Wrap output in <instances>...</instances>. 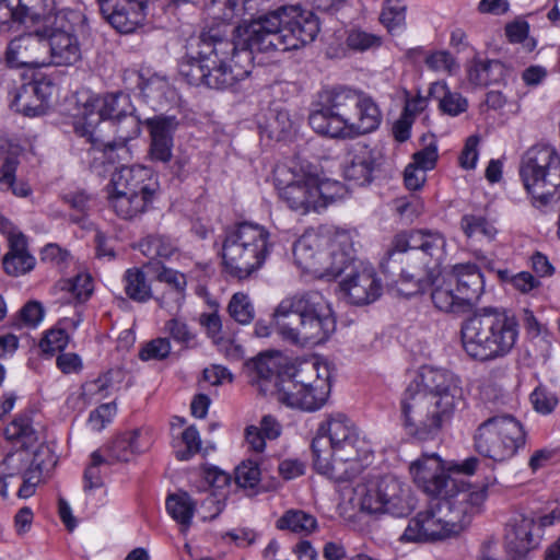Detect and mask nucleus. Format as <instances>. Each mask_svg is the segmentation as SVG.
Returning <instances> with one entry per match:
<instances>
[{"instance_id": "1", "label": "nucleus", "mask_w": 560, "mask_h": 560, "mask_svg": "<svg viewBox=\"0 0 560 560\" xmlns=\"http://www.w3.org/2000/svg\"><path fill=\"white\" fill-rule=\"evenodd\" d=\"M462 401L463 389L455 374L431 365L420 368L400 400L406 432L419 441L435 439Z\"/></svg>"}, {"instance_id": "2", "label": "nucleus", "mask_w": 560, "mask_h": 560, "mask_svg": "<svg viewBox=\"0 0 560 560\" xmlns=\"http://www.w3.org/2000/svg\"><path fill=\"white\" fill-rule=\"evenodd\" d=\"M256 49L241 44V25L235 40L217 33H202L196 45L178 63L179 75L190 85L228 90L247 78L254 68Z\"/></svg>"}, {"instance_id": "3", "label": "nucleus", "mask_w": 560, "mask_h": 560, "mask_svg": "<svg viewBox=\"0 0 560 560\" xmlns=\"http://www.w3.org/2000/svg\"><path fill=\"white\" fill-rule=\"evenodd\" d=\"M278 368L273 355L261 353L246 362L244 372L260 395H275L290 408L315 411L325 405L330 390L327 366L303 362L283 375L278 374Z\"/></svg>"}, {"instance_id": "4", "label": "nucleus", "mask_w": 560, "mask_h": 560, "mask_svg": "<svg viewBox=\"0 0 560 560\" xmlns=\"http://www.w3.org/2000/svg\"><path fill=\"white\" fill-rule=\"evenodd\" d=\"M381 122V112L363 93L338 86L320 95L318 108L308 116L312 129L322 136L353 139L374 131Z\"/></svg>"}, {"instance_id": "5", "label": "nucleus", "mask_w": 560, "mask_h": 560, "mask_svg": "<svg viewBox=\"0 0 560 560\" xmlns=\"http://www.w3.org/2000/svg\"><path fill=\"white\" fill-rule=\"evenodd\" d=\"M319 32L317 16L300 5L282 7L241 24V44L257 52L288 51L312 43Z\"/></svg>"}, {"instance_id": "6", "label": "nucleus", "mask_w": 560, "mask_h": 560, "mask_svg": "<svg viewBox=\"0 0 560 560\" xmlns=\"http://www.w3.org/2000/svg\"><path fill=\"white\" fill-rule=\"evenodd\" d=\"M272 324L283 340L300 347L320 345L336 329L331 306L318 291L282 299L273 310Z\"/></svg>"}, {"instance_id": "7", "label": "nucleus", "mask_w": 560, "mask_h": 560, "mask_svg": "<svg viewBox=\"0 0 560 560\" xmlns=\"http://www.w3.org/2000/svg\"><path fill=\"white\" fill-rule=\"evenodd\" d=\"M364 445L347 416L331 415L319 425L312 442L314 468L336 482L348 481L362 470Z\"/></svg>"}, {"instance_id": "8", "label": "nucleus", "mask_w": 560, "mask_h": 560, "mask_svg": "<svg viewBox=\"0 0 560 560\" xmlns=\"http://www.w3.org/2000/svg\"><path fill=\"white\" fill-rule=\"evenodd\" d=\"M487 499V491H460L455 494L431 498L425 509L419 511L400 536L404 542H429L458 535Z\"/></svg>"}, {"instance_id": "9", "label": "nucleus", "mask_w": 560, "mask_h": 560, "mask_svg": "<svg viewBox=\"0 0 560 560\" xmlns=\"http://www.w3.org/2000/svg\"><path fill=\"white\" fill-rule=\"evenodd\" d=\"M129 107L127 94H106L84 106L81 117L75 120L74 131L85 137L94 149L104 152L125 149L141 131L139 119L127 115Z\"/></svg>"}, {"instance_id": "10", "label": "nucleus", "mask_w": 560, "mask_h": 560, "mask_svg": "<svg viewBox=\"0 0 560 560\" xmlns=\"http://www.w3.org/2000/svg\"><path fill=\"white\" fill-rule=\"evenodd\" d=\"M463 349L481 362L506 357L516 346L520 325L505 308L483 307L465 320L460 329Z\"/></svg>"}, {"instance_id": "11", "label": "nucleus", "mask_w": 560, "mask_h": 560, "mask_svg": "<svg viewBox=\"0 0 560 560\" xmlns=\"http://www.w3.org/2000/svg\"><path fill=\"white\" fill-rule=\"evenodd\" d=\"M293 257L305 272L319 279H334L354 261V249L347 233L328 236L310 231L294 243Z\"/></svg>"}, {"instance_id": "12", "label": "nucleus", "mask_w": 560, "mask_h": 560, "mask_svg": "<svg viewBox=\"0 0 560 560\" xmlns=\"http://www.w3.org/2000/svg\"><path fill=\"white\" fill-rule=\"evenodd\" d=\"M271 249L270 232L264 225L244 221L229 226L221 249L224 270L238 280L247 279L265 265Z\"/></svg>"}, {"instance_id": "13", "label": "nucleus", "mask_w": 560, "mask_h": 560, "mask_svg": "<svg viewBox=\"0 0 560 560\" xmlns=\"http://www.w3.org/2000/svg\"><path fill=\"white\" fill-rule=\"evenodd\" d=\"M352 509L368 514L406 516L416 508L410 488L394 476L357 483L350 491Z\"/></svg>"}, {"instance_id": "14", "label": "nucleus", "mask_w": 560, "mask_h": 560, "mask_svg": "<svg viewBox=\"0 0 560 560\" xmlns=\"http://www.w3.org/2000/svg\"><path fill=\"white\" fill-rule=\"evenodd\" d=\"M520 176L536 207L560 200V154L550 145H533L522 155Z\"/></svg>"}, {"instance_id": "15", "label": "nucleus", "mask_w": 560, "mask_h": 560, "mask_svg": "<svg viewBox=\"0 0 560 560\" xmlns=\"http://www.w3.org/2000/svg\"><path fill=\"white\" fill-rule=\"evenodd\" d=\"M154 194L155 183L150 168L122 166L112 175L108 201L118 217L129 220L148 209Z\"/></svg>"}, {"instance_id": "16", "label": "nucleus", "mask_w": 560, "mask_h": 560, "mask_svg": "<svg viewBox=\"0 0 560 560\" xmlns=\"http://www.w3.org/2000/svg\"><path fill=\"white\" fill-rule=\"evenodd\" d=\"M476 451L494 462L512 458L526 443L522 423L510 415L494 416L481 422L474 435Z\"/></svg>"}, {"instance_id": "17", "label": "nucleus", "mask_w": 560, "mask_h": 560, "mask_svg": "<svg viewBox=\"0 0 560 560\" xmlns=\"http://www.w3.org/2000/svg\"><path fill=\"white\" fill-rule=\"evenodd\" d=\"M341 185L338 182L320 178L314 172L302 171L281 189L280 195L292 210L305 214L326 208L339 197Z\"/></svg>"}, {"instance_id": "18", "label": "nucleus", "mask_w": 560, "mask_h": 560, "mask_svg": "<svg viewBox=\"0 0 560 560\" xmlns=\"http://www.w3.org/2000/svg\"><path fill=\"white\" fill-rule=\"evenodd\" d=\"M413 481L431 498L446 497L460 491H471L459 488L444 469L441 458L436 454L424 455L410 465Z\"/></svg>"}, {"instance_id": "19", "label": "nucleus", "mask_w": 560, "mask_h": 560, "mask_svg": "<svg viewBox=\"0 0 560 560\" xmlns=\"http://www.w3.org/2000/svg\"><path fill=\"white\" fill-rule=\"evenodd\" d=\"M48 44L43 33L36 31L20 35L7 45L4 59L11 68H39L48 66Z\"/></svg>"}, {"instance_id": "20", "label": "nucleus", "mask_w": 560, "mask_h": 560, "mask_svg": "<svg viewBox=\"0 0 560 560\" xmlns=\"http://www.w3.org/2000/svg\"><path fill=\"white\" fill-rule=\"evenodd\" d=\"M533 516L515 514L506 524L504 547L511 560H525L527 555L540 544V534L535 532Z\"/></svg>"}, {"instance_id": "21", "label": "nucleus", "mask_w": 560, "mask_h": 560, "mask_svg": "<svg viewBox=\"0 0 560 560\" xmlns=\"http://www.w3.org/2000/svg\"><path fill=\"white\" fill-rule=\"evenodd\" d=\"M340 288L354 305L373 303L382 294V282L375 269L363 262L353 267L351 273L340 282Z\"/></svg>"}, {"instance_id": "22", "label": "nucleus", "mask_w": 560, "mask_h": 560, "mask_svg": "<svg viewBox=\"0 0 560 560\" xmlns=\"http://www.w3.org/2000/svg\"><path fill=\"white\" fill-rule=\"evenodd\" d=\"M102 15L121 33L133 32L145 18L147 0H97Z\"/></svg>"}, {"instance_id": "23", "label": "nucleus", "mask_w": 560, "mask_h": 560, "mask_svg": "<svg viewBox=\"0 0 560 560\" xmlns=\"http://www.w3.org/2000/svg\"><path fill=\"white\" fill-rule=\"evenodd\" d=\"M150 132L149 158L153 162L168 163L173 156V133L178 121L174 116L159 115L144 120Z\"/></svg>"}, {"instance_id": "24", "label": "nucleus", "mask_w": 560, "mask_h": 560, "mask_svg": "<svg viewBox=\"0 0 560 560\" xmlns=\"http://www.w3.org/2000/svg\"><path fill=\"white\" fill-rule=\"evenodd\" d=\"M446 276L453 283L457 300L465 307L475 304L481 296L485 287L483 277L475 264L454 265Z\"/></svg>"}, {"instance_id": "25", "label": "nucleus", "mask_w": 560, "mask_h": 560, "mask_svg": "<svg viewBox=\"0 0 560 560\" xmlns=\"http://www.w3.org/2000/svg\"><path fill=\"white\" fill-rule=\"evenodd\" d=\"M54 0H0V22H37L50 19Z\"/></svg>"}, {"instance_id": "26", "label": "nucleus", "mask_w": 560, "mask_h": 560, "mask_svg": "<svg viewBox=\"0 0 560 560\" xmlns=\"http://www.w3.org/2000/svg\"><path fill=\"white\" fill-rule=\"evenodd\" d=\"M151 433L147 429H133L116 436L107 446L110 463H128L150 448Z\"/></svg>"}, {"instance_id": "27", "label": "nucleus", "mask_w": 560, "mask_h": 560, "mask_svg": "<svg viewBox=\"0 0 560 560\" xmlns=\"http://www.w3.org/2000/svg\"><path fill=\"white\" fill-rule=\"evenodd\" d=\"M413 244L416 252L407 256V260L428 261V266L433 262L440 265L446 256V238L434 230H413Z\"/></svg>"}, {"instance_id": "28", "label": "nucleus", "mask_w": 560, "mask_h": 560, "mask_svg": "<svg viewBox=\"0 0 560 560\" xmlns=\"http://www.w3.org/2000/svg\"><path fill=\"white\" fill-rule=\"evenodd\" d=\"M45 36L48 44V66H71L81 59V49L75 35L63 33H47Z\"/></svg>"}, {"instance_id": "29", "label": "nucleus", "mask_w": 560, "mask_h": 560, "mask_svg": "<svg viewBox=\"0 0 560 560\" xmlns=\"http://www.w3.org/2000/svg\"><path fill=\"white\" fill-rule=\"evenodd\" d=\"M4 271L12 277L23 276L32 271L36 259L27 248V241L23 234H12L9 237V250L3 256Z\"/></svg>"}, {"instance_id": "30", "label": "nucleus", "mask_w": 560, "mask_h": 560, "mask_svg": "<svg viewBox=\"0 0 560 560\" xmlns=\"http://www.w3.org/2000/svg\"><path fill=\"white\" fill-rule=\"evenodd\" d=\"M377 162L373 151L368 147H359L346 164L343 174L346 179L363 186L372 182Z\"/></svg>"}, {"instance_id": "31", "label": "nucleus", "mask_w": 560, "mask_h": 560, "mask_svg": "<svg viewBox=\"0 0 560 560\" xmlns=\"http://www.w3.org/2000/svg\"><path fill=\"white\" fill-rule=\"evenodd\" d=\"M407 267L399 268L397 279L394 282L397 285V292L405 296H412L423 292L428 285L425 279L428 261H415L405 259Z\"/></svg>"}, {"instance_id": "32", "label": "nucleus", "mask_w": 560, "mask_h": 560, "mask_svg": "<svg viewBox=\"0 0 560 560\" xmlns=\"http://www.w3.org/2000/svg\"><path fill=\"white\" fill-rule=\"evenodd\" d=\"M505 73L506 69L499 60L474 59L468 68V80L476 86H486L501 82Z\"/></svg>"}, {"instance_id": "33", "label": "nucleus", "mask_w": 560, "mask_h": 560, "mask_svg": "<svg viewBox=\"0 0 560 560\" xmlns=\"http://www.w3.org/2000/svg\"><path fill=\"white\" fill-rule=\"evenodd\" d=\"M459 226L470 245L491 243L498 234L495 226L481 215L465 214L460 219Z\"/></svg>"}, {"instance_id": "34", "label": "nucleus", "mask_w": 560, "mask_h": 560, "mask_svg": "<svg viewBox=\"0 0 560 560\" xmlns=\"http://www.w3.org/2000/svg\"><path fill=\"white\" fill-rule=\"evenodd\" d=\"M20 161L16 156L8 155L0 166V191H11L19 198H26L32 194L31 186L24 180H16V171Z\"/></svg>"}, {"instance_id": "35", "label": "nucleus", "mask_w": 560, "mask_h": 560, "mask_svg": "<svg viewBox=\"0 0 560 560\" xmlns=\"http://www.w3.org/2000/svg\"><path fill=\"white\" fill-rule=\"evenodd\" d=\"M122 281L125 293L130 300L137 303H147L154 298L151 283L143 269L137 267L127 269Z\"/></svg>"}, {"instance_id": "36", "label": "nucleus", "mask_w": 560, "mask_h": 560, "mask_svg": "<svg viewBox=\"0 0 560 560\" xmlns=\"http://www.w3.org/2000/svg\"><path fill=\"white\" fill-rule=\"evenodd\" d=\"M166 510L172 518L180 525V530L185 533L191 525L196 503L186 492L174 493L166 499Z\"/></svg>"}, {"instance_id": "37", "label": "nucleus", "mask_w": 560, "mask_h": 560, "mask_svg": "<svg viewBox=\"0 0 560 560\" xmlns=\"http://www.w3.org/2000/svg\"><path fill=\"white\" fill-rule=\"evenodd\" d=\"M431 299L434 306L442 312H458L465 307L464 304L457 300L453 283L448 280L446 275L434 281Z\"/></svg>"}, {"instance_id": "38", "label": "nucleus", "mask_w": 560, "mask_h": 560, "mask_svg": "<svg viewBox=\"0 0 560 560\" xmlns=\"http://www.w3.org/2000/svg\"><path fill=\"white\" fill-rule=\"evenodd\" d=\"M4 435L9 441L25 448L33 446L38 440L37 431L33 427L31 417L27 415L15 417L5 428Z\"/></svg>"}, {"instance_id": "39", "label": "nucleus", "mask_w": 560, "mask_h": 560, "mask_svg": "<svg viewBox=\"0 0 560 560\" xmlns=\"http://www.w3.org/2000/svg\"><path fill=\"white\" fill-rule=\"evenodd\" d=\"M317 526L316 518L301 510L287 511L278 521L279 529H288L298 534H310Z\"/></svg>"}, {"instance_id": "40", "label": "nucleus", "mask_w": 560, "mask_h": 560, "mask_svg": "<svg viewBox=\"0 0 560 560\" xmlns=\"http://www.w3.org/2000/svg\"><path fill=\"white\" fill-rule=\"evenodd\" d=\"M60 291L69 293L78 302L86 301L93 293V279L89 272L82 271L70 279L60 280L57 284Z\"/></svg>"}, {"instance_id": "41", "label": "nucleus", "mask_w": 560, "mask_h": 560, "mask_svg": "<svg viewBox=\"0 0 560 560\" xmlns=\"http://www.w3.org/2000/svg\"><path fill=\"white\" fill-rule=\"evenodd\" d=\"M144 268L154 269L159 282L165 283L170 290L186 296L187 278L185 273L153 261L145 264Z\"/></svg>"}, {"instance_id": "42", "label": "nucleus", "mask_w": 560, "mask_h": 560, "mask_svg": "<svg viewBox=\"0 0 560 560\" xmlns=\"http://www.w3.org/2000/svg\"><path fill=\"white\" fill-rule=\"evenodd\" d=\"M141 253L150 259H168L175 253L173 242L163 235H150L139 243Z\"/></svg>"}, {"instance_id": "43", "label": "nucleus", "mask_w": 560, "mask_h": 560, "mask_svg": "<svg viewBox=\"0 0 560 560\" xmlns=\"http://www.w3.org/2000/svg\"><path fill=\"white\" fill-rule=\"evenodd\" d=\"M412 238L413 231L401 232L393 237L390 246L386 253V258L383 260L381 265L385 273H392L393 276H396L392 266V264L396 262V254H404L407 253L408 250H411V253L416 252Z\"/></svg>"}, {"instance_id": "44", "label": "nucleus", "mask_w": 560, "mask_h": 560, "mask_svg": "<svg viewBox=\"0 0 560 560\" xmlns=\"http://www.w3.org/2000/svg\"><path fill=\"white\" fill-rule=\"evenodd\" d=\"M138 86L144 97L156 101L164 98L171 90L167 78L156 73L145 77L144 72H140Z\"/></svg>"}, {"instance_id": "45", "label": "nucleus", "mask_w": 560, "mask_h": 560, "mask_svg": "<svg viewBox=\"0 0 560 560\" xmlns=\"http://www.w3.org/2000/svg\"><path fill=\"white\" fill-rule=\"evenodd\" d=\"M230 316L242 325L249 324L255 317L254 305L249 296L243 292L232 295L228 305Z\"/></svg>"}, {"instance_id": "46", "label": "nucleus", "mask_w": 560, "mask_h": 560, "mask_svg": "<svg viewBox=\"0 0 560 560\" xmlns=\"http://www.w3.org/2000/svg\"><path fill=\"white\" fill-rule=\"evenodd\" d=\"M44 21L50 26L49 33L65 32L66 34L74 35V27L78 23L81 22V14L69 9H62L52 14L51 10L49 21Z\"/></svg>"}, {"instance_id": "47", "label": "nucleus", "mask_w": 560, "mask_h": 560, "mask_svg": "<svg viewBox=\"0 0 560 560\" xmlns=\"http://www.w3.org/2000/svg\"><path fill=\"white\" fill-rule=\"evenodd\" d=\"M380 20L389 32L400 27L406 20V4L401 0H386Z\"/></svg>"}, {"instance_id": "48", "label": "nucleus", "mask_w": 560, "mask_h": 560, "mask_svg": "<svg viewBox=\"0 0 560 560\" xmlns=\"http://www.w3.org/2000/svg\"><path fill=\"white\" fill-rule=\"evenodd\" d=\"M24 92L25 85L22 84L13 94L11 107L15 112L22 113L24 116L28 117L43 115L46 110L44 109L43 105H40V102H38L34 95H27V97L24 98Z\"/></svg>"}, {"instance_id": "49", "label": "nucleus", "mask_w": 560, "mask_h": 560, "mask_svg": "<svg viewBox=\"0 0 560 560\" xmlns=\"http://www.w3.org/2000/svg\"><path fill=\"white\" fill-rule=\"evenodd\" d=\"M394 209L402 220L413 222L423 213L424 203L418 196H402L394 200Z\"/></svg>"}, {"instance_id": "50", "label": "nucleus", "mask_w": 560, "mask_h": 560, "mask_svg": "<svg viewBox=\"0 0 560 560\" xmlns=\"http://www.w3.org/2000/svg\"><path fill=\"white\" fill-rule=\"evenodd\" d=\"M269 136L280 140L284 138L293 128V121L285 109H271L266 126Z\"/></svg>"}, {"instance_id": "51", "label": "nucleus", "mask_w": 560, "mask_h": 560, "mask_svg": "<svg viewBox=\"0 0 560 560\" xmlns=\"http://www.w3.org/2000/svg\"><path fill=\"white\" fill-rule=\"evenodd\" d=\"M445 84L434 83L431 88V93L440 90L444 92L443 97L440 100V108L443 113L451 116H457L460 113L466 112L467 101L459 93L446 92Z\"/></svg>"}, {"instance_id": "52", "label": "nucleus", "mask_w": 560, "mask_h": 560, "mask_svg": "<svg viewBox=\"0 0 560 560\" xmlns=\"http://www.w3.org/2000/svg\"><path fill=\"white\" fill-rule=\"evenodd\" d=\"M347 46L355 51H365L378 48L383 40L382 37L362 30H351L347 36Z\"/></svg>"}, {"instance_id": "53", "label": "nucleus", "mask_w": 560, "mask_h": 560, "mask_svg": "<svg viewBox=\"0 0 560 560\" xmlns=\"http://www.w3.org/2000/svg\"><path fill=\"white\" fill-rule=\"evenodd\" d=\"M69 335L65 329L52 328L48 330L39 342L40 350L47 355H54L66 349L69 343Z\"/></svg>"}, {"instance_id": "54", "label": "nucleus", "mask_w": 560, "mask_h": 560, "mask_svg": "<svg viewBox=\"0 0 560 560\" xmlns=\"http://www.w3.org/2000/svg\"><path fill=\"white\" fill-rule=\"evenodd\" d=\"M25 95L24 98L27 97V95H34L38 102H40V105H43L44 109L46 110L47 104L52 96L55 92V84L52 81L47 77H42L39 79H35L28 83H25Z\"/></svg>"}, {"instance_id": "55", "label": "nucleus", "mask_w": 560, "mask_h": 560, "mask_svg": "<svg viewBox=\"0 0 560 560\" xmlns=\"http://www.w3.org/2000/svg\"><path fill=\"white\" fill-rule=\"evenodd\" d=\"M260 469L253 460L241 463L235 469V482L244 489H253L260 481Z\"/></svg>"}, {"instance_id": "56", "label": "nucleus", "mask_w": 560, "mask_h": 560, "mask_svg": "<svg viewBox=\"0 0 560 560\" xmlns=\"http://www.w3.org/2000/svg\"><path fill=\"white\" fill-rule=\"evenodd\" d=\"M424 62L427 67L435 72L453 73L458 69V63L452 54L447 50H436L430 52Z\"/></svg>"}, {"instance_id": "57", "label": "nucleus", "mask_w": 560, "mask_h": 560, "mask_svg": "<svg viewBox=\"0 0 560 560\" xmlns=\"http://www.w3.org/2000/svg\"><path fill=\"white\" fill-rule=\"evenodd\" d=\"M171 352V343L166 338H156L147 342L139 352L142 361L163 360Z\"/></svg>"}, {"instance_id": "58", "label": "nucleus", "mask_w": 560, "mask_h": 560, "mask_svg": "<svg viewBox=\"0 0 560 560\" xmlns=\"http://www.w3.org/2000/svg\"><path fill=\"white\" fill-rule=\"evenodd\" d=\"M183 442L186 445L184 451H178L176 457L180 460H188L201 450V439L196 427L190 425L182 433Z\"/></svg>"}, {"instance_id": "59", "label": "nucleus", "mask_w": 560, "mask_h": 560, "mask_svg": "<svg viewBox=\"0 0 560 560\" xmlns=\"http://www.w3.org/2000/svg\"><path fill=\"white\" fill-rule=\"evenodd\" d=\"M40 259L44 262L51 264L56 267L63 268L71 260L69 250L60 247L58 244L49 243L40 250Z\"/></svg>"}, {"instance_id": "60", "label": "nucleus", "mask_w": 560, "mask_h": 560, "mask_svg": "<svg viewBox=\"0 0 560 560\" xmlns=\"http://www.w3.org/2000/svg\"><path fill=\"white\" fill-rule=\"evenodd\" d=\"M62 200L67 203L74 212L73 221L78 222L81 218L86 215L90 210L91 198L84 191H71L62 196Z\"/></svg>"}, {"instance_id": "61", "label": "nucleus", "mask_w": 560, "mask_h": 560, "mask_svg": "<svg viewBox=\"0 0 560 560\" xmlns=\"http://www.w3.org/2000/svg\"><path fill=\"white\" fill-rule=\"evenodd\" d=\"M116 415L114 402L103 404L93 410L89 417V423L94 431H102Z\"/></svg>"}, {"instance_id": "62", "label": "nucleus", "mask_w": 560, "mask_h": 560, "mask_svg": "<svg viewBox=\"0 0 560 560\" xmlns=\"http://www.w3.org/2000/svg\"><path fill=\"white\" fill-rule=\"evenodd\" d=\"M530 400L534 409L542 415L550 413L558 404L557 397L541 387L532 393Z\"/></svg>"}, {"instance_id": "63", "label": "nucleus", "mask_w": 560, "mask_h": 560, "mask_svg": "<svg viewBox=\"0 0 560 560\" xmlns=\"http://www.w3.org/2000/svg\"><path fill=\"white\" fill-rule=\"evenodd\" d=\"M165 330L176 342L183 345H188L195 337L188 325L179 318H172L166 322Z\"/></svg>"}, {"instance_id": "64", "label": "nucleus", "mask_w": 560, "mask_h": 560, "mask_svg": "<svg viewBox=\"0 0 560 560\" xmlns=\"http://www.w3.org/2000/svg\"><path fill=\"white\" fill-rule=\"evenodd\" d=\"M480 138L477 135L469 136L465 142L464 149L459 155V165L466 170H472L476 167L478 160V144Z\"/></svg>"}]
</instances>
